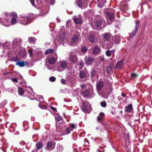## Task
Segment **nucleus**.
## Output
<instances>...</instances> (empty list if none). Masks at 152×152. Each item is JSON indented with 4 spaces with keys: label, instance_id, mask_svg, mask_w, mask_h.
Wrapping results in <instances>:
<instances>
[{
    "label": "nucleus",
    "instance_id": "obj_1",
    "mask_svg": "<svg viewBox=\"0 0 152 152\" xmlns=\"http://www.w3.org/2000/svg\"><path fill=\"white\" fill-rule=\"evenodd\" d=\"M91 26L94 29L100 30L105 27L106 24L103 18L99 15H97L95 16Z\"/></svg>",
    "mask_w": 152,
    "mask_h": 152
},
{
    "label": "nucleus",
    "instance_id": "obj_2",
    "mask_svg": "<svg viewBox=\"0 0 152 152\" xmlns=\"http://www.w3.org/2000/svg\"><path fill=\"white\" fill-rule=\"evenodd\" d=\"M81 94L85 98L87 97L90 98L92 97L94 95L92 86H90L88 89L82 91Z\"/></svg>",
    "mask_w": 152,
    "mask_h": 152
},
{
    "label": "nucleus",
    "instance_id": "obj_3",
    "mask_svg": "<svg viewBox=\"0 0 152 152\" xmlns=\"http://www.w3.org/2000/svg\"><path fill=\"white\" fill-rule=\"evenodd\" d=\"M67 62L61 60L58 62L56 66V70L58 72H62L65 69L67 66Z\"/></svg>",
    "mask_w": 152,
    "mask_h": 152
},
{
    "label": "nucleus",
    "instance_id": "obj_4",
    "mask_svg": "<svg viewBox=\"0 0 152 152\" xmlns=\"http://www.w3.org/2000/svg\"><path fill=\"white\" fill-rule=\"evenodd\" d=\"M82 108L83 111L86 113H89L91 110L90 103L87 101H83L82 102Z\"/></svg>",
    "mask_w": 152,
    "mask_h": 152
},
{
    "label": "nucleus",
    "instance_id": "obj_5",
    "mask_svg": "<svg viewBox=\"0 0 152 152\" xmlns=\"http://www.w3.org/2000/svg\"><path fill=\"white\" fill-rule=\"evenodd\" d=\"M30 17V15L29 14L26 15V18L23 15H21L20 16V19L19 20L18 19V22L22 25H26L30 23L29 21Z\"/></svg>",
    "mask_w": 152,
    "mask_h": 152
},
{
    "label": "nucleus",
    "instance_id": "obj_6",
    "mask_svg": "<svg viewBox=\"0 0 152 152\" xmlns=\"http://www.w3.org/2000/svg\"><path fill=\"white\" fill-rule=\"evenodd\" d=\"M89 0H77L76 3L78 6L82 9H84L88 5Z\"/></svg>",
    "mask_w": 152,
    "mask_h": 152
},
{
    "label": "nucleus",
    "instance_id": "obj_7",
    "mask_svg": "<svg viewBox=\"0 0 152 152\" xmlns=\"http://www.w3.org/2000/svg\"><path fill=\"white\" fill-rule=\"evenodd\" d=\"M16 22V19L15 17H12L11 20V23L8 21V20H6V21H4L1 23L2 25L5 26H7L11 24H14Z\"/></svg>",
    "mask_w": 152,
    "mask_h": 152
},
{
    "label": "nucleus",
    "instance_id": "obj_8",
    "mask_svg": "<svg viewBox=\"0 0 152 152\" xmlns=\"http://www.w3.org/2000/svg\"><path fill=\"white\" fill-rule=\"evenodd\" d=\"M139 24V21H137L136 22V25L133 31L132 32L129 37V38H132L136 34L138 31Z\"/></svg>",
    "mask_w": 152,
    "mask_h": 152
},
{
    "label": "nucleus",
    "instance_id": "obj_9",
    "mask_svg": "<svg viewBox=\"0 0 152 152\" xmlns=\"http://www.w3.org/2000/svg\"><path fill=\"white\" fill-rule=\"evenodd\" d=\"M55 143L52 141H48L46 144V149L48 151H51L54 149L55 146Z\"/></svg>",
    "mask_w": 152,
    "mask_h": 152
},
{
    "label": "nucleus",
    "instance_id": "obj_10",
    "mask_svg": "<svg viewBox=\"0 0 152 152\" xmlns=\"http://www.w3.org/2000/svg\"><path fill=\"white\" fill-rule=\"evenodd\" d=\"M73 21L77 24H80L82 22L83 18L81 15L74 16L73 17Z\"/></svg>",
    "mask_w": 152,
    "mask_h": 152
},
{
    "label": "nucleus",
    "instance_id": "obj_11",
    "mask_svg": "<svg viewBox=\"0 0 152 152\" xmlns=\"http://www.w3.org/2000/svg\"><path fill=\"white\" fill-rule=\"evenodd\" d=\"M85 59L86 64L88 65L92 64L94 61V58L90 56H86L85 58Z\"/></svg>",
    "mask_w": 152,
    "mask_h": 152
},
{
    "label": "nucleus",
    "instance_id": "obj_12",
    "mask_svg": "<svg viewBox=\"0 0 152 152\" xmlns=\"http://www.w3.org/2000/svg\"><path fill=\"white\" fill-rule=\"evenodd\" d=\"M79 35L77 34L74 35L70 43V45L71 46H73L76 45V42L78 39Z\"/></svg>",
    "mask_w": 152,
    "mask_h": 152
},
{
    "label": "nucleus",
    "instance_id": "obj_13",
    "mask_svg": "<svg viewBox=\"0 0 152 152\" xmlns=\"http://www.w3.org/2000/svg\"><path fill=\"white\" fill-rule=\"evenodd\" d=\"M69 60L74 64L76 63L78 61V58L75 54H71L69 56Z\"/></svg>",
    "mask_w": 152,
    "mask_h": 152
},
{
    "label": "nucleus",
    "instance_id": "obj_14",
    "mask_svg": "<svg viewBox=\"0 0 152 152\" xmlns=\"http://www.w3.org/2000/svg\"><path fill=\"white\" fill-rule=\"evenodd\" d=\"M101 51V49L99 47L97 46H94L93 49L92 53L95 55H97Z\"/></svg>",
    "mask_w": 152,
    "mask_h": 152
},
{
    "label": "nucleus",
    "instance_id": "obj_15",
    "mask_svg": "<svg viewBox=\"0 0 152 152\" xmlns=\"http://www.w3.org/2000/svg\"><path fill=\"white\" fill-rule=\"evenodd\" d=\"M107 15L106 16L107 20L108 22L110 20H112L114 18V16L113 13H110L109 12H106Z\"/></svg>",
    "mask_w": 152,
    "mask_h": 152
},
{
    "label": "nucleus",
    "instance_id": "obj_16",
    "mask_svg": "<svg viewBox=\"0 0 152 152\" xmlns=\"http://www.w3.org/2000/svg\"><path fill=\"white\" fill-rule=\"evenodd\" d=\"M20 40L19 39H15L13 40L12 45L15 47L20 45Z\"/></svg>",
    "mask_w": 152,
    "mask_h": 152
},
{
    "label": "nucleus",
    "instance_id": "obj_17",
    "mask_svg": "<svg viewBox=\"0 0 152 152\" xmlns=\"http://www.w3.org/2000/svg\"><path fill=\"white\" fill-rule=\"evenodd\" d=\"M88 72L87 71H82L80 74V77L82 78L83 79L86 78L88 75Z\"/></svg>",
    "mask_w": 152,
    "mask_h": 152
},
{
    "label": "nucleus",
    "instance_id": "obj_18",
    "mask_svg": "<svg viewBox=\"0 0 152 152\" xmlns=\"http://www.w3.org/2000/svg\"><path fill=\"white\" fill-rule=\"evenodd\" d=\"M124 60V59H122L120 61L118 62L116 65V68L119 69L122 68L123 67V62Z\"/></svg>",
    "mask_w": 152,
    "mask_h": 152
},
{
    "label": "nucleus",
    "instance_id": "obj_19",
    "mask_svg": "<svg viewBox=\"0 0 152 152\" xmlns=\"http://www.w3.org/2000/svg\"><path fill=\"white\" fill-rule=\"evenodd\" d=\"M132 110V106L131 104H130L127 106L125 107V111L127 113H130Z\"/></svg>",
    "mask_w": 152,
    "mask_h": 152
},
{
    "label": "nucleus",
    "instance_id": "obj_20",
    "mask_svg": "<svg viewBox=\"0 0 152 152\" xmlns=\"http://www.w3.org/2000/svg\"><path fill=\"white\" fill-rule=\"evenodd\" d=\"M56 58H55L54 57H52L49 59L48 61L49 63L51 64H53L56 61L58 58L57 55L56 54Z\"/></svg>",
    "mask_w": 152,
    "mask_h": 152
},
{
    "label": "nucleus",
    "instance_id": "obj_21",
    "mask_svg": "<svg viewBox=\"0 0 152 152\" xmlns=\"http://www.w3.org/2000/svg\"><path fill=\"white\" fill-rule=\"evenodd\" d=\"M111 37V34L109 33H105L104 34L103 38L104 40L108 41Z\"/></svg>",
    "mask_w": 152,
    "mask_h": 152
},
{
    "label": "nucleus",
    "instance_id": "obj_22",
    "mask_svg": "<svg viewBox=\"0 0 152 152\" xmlns=\"http://www.w3.org/2000/svg\"><path fill=\"white\" fill-rule=\"evenodd\" d=\"M104 85V82L103 81H101L97 83L96 85V88L98 90H101Z\"/></svg>",
    "mask_w": 152,
    "mask_h": 152
},
{
    "label": "nucleus",
    "instance_id": "obj_23",
    "mask_svg": "<svg viewBox=\"0 0 152 152\" xmlns=\"http://www.w3.org/2000/svg\"><path fill=\"white\" fill-rule=\"evenodd\" d=\"M98 6L100 7H102L106 2V0H97Z\"/></svg>",
    "mask_w": 152,
    "mask_h": 152
},
{
    "label": "nucleus",
    "instance_id": "obj_24",
    "mask_svg": "<svg viewBox=\"0 0 152 152\" xmlns=\"http://www.w3.org/2000/svg\"><path fill=\"white\" fill-rule=\"evenodd\" d=\"M105 115L103 112L100 113L99 116L97 117V120L99 122H101L102 120V119L104 117Z\"/></svg>",
    "mask_w": 152,
    "mask_h": 152
},
{
    "label": "nucleus",
    "instance_id": "obj_25",
    "mask_svg": "<svg viewBox=\"0 0 152 152\" xmlns=\"http://www.w3.org/2000/svg\"><path fill=\"white\" fill-rule=\"evenodd\" d=\"M113 40L115 41V43L118 44L120 42V37L119 35L115 36L113 38Z\"/></svg>",
    "mask_w": 152,
    "mask_h": 152
},
{
    "label": "nucleus",
    "instance_id": "obj_26",
    "mask_svg": "<svg viewBox=\"0 0 152 152\" xmlns=\"http://www.w3.org/2000/svg\"><path fill=\"white\" fill-rule=\"evenodd\" d=\"M79 62V63L77 64L76 67L77 69H80L83 66L84 63L81 61H80Z\"/></svg>",
    "mask_w": 152,
    "mask_h": 152
},
{
    "label": "nucleus",
    "instance_id": "obj_27",
    "mask_svg": "<svg viewBox=\"0 0 152 152\" xmlns=\"http://www.w3.org/2000/svg\"><path fill=\"white\" fill-rule=\"evenodd\" d=\"M65 34H63V37H62V36L61 37H59V38L58 39V42L59 44H62L63 42L64 39H65Z\"/></svg>",
    "mask_w": 152,
    "mask_h": 152
},
{
    "label": "nucleus",
    "instance_id": "obj_28",
    "mask_svg": "<svg viewBox=\"0 0 152 152\" xmlns=\"http://www.w3.org/2000/svg\"><path fill=\"white\" fill-rule=\"evenodd\" d=\"M16 65H18L19 66L23 67L25 65V64L24 61H17V62L16 63Z\"/></svg>",
    "mask_w": 152,
    "mask_h": 152
},
{
    "label": "nucleus",
    "instance_id": "obj_29",
    "mask_svg": "<svg viewBox=\"0 0 152 152\" xmlns=\"http://www.w3.org/2000/svg\"><path fill=\"white\" fill-rule=\"evenodd\" d=\"M88 39L89 41L92 43H94L95 42V37L93 35H90L88 37Z\"/></svg>",
    "mask_w": 152,
    "mask_h": 152
},
{
    "label": "nucleus",
    "instance_id": "obj_30",
    "mask_svg": "<svg viewBox=\"0 0 152 152\" xmlns=\"http://www.w3.org/2000/svg\"><path fill=\"white\" fill-rule=\"evenodd\" d=\"M113 67V64H110L107 67V72L108 73H109Z\"/></svg>",
    "mask_w": 152,
    "mask_h": 152
},
{
    "label": "nucleus",
    "instance_id": "obj_31",
    "mask_svg": "<svg viewBox=\"0 0 152 152\" xmlns=\"http://www.w3.org/2000/svg\"><path fill=\"white\" fill-rule=\"evenodd\" d=\"M36 146L38 149H39L42 147V143L41 141H39L36 144Z\"/></svg>",
    "mask_w": 152,
    "mask_h": 152
},
{
    "label": "nucleus",
    "instance_id": "obj_32",
    "mask_svg": "<svg viewBox=\"0 0 152 152\" xmlns=\"http://www.w3.org/2000/svg\"><path fill=\"white\" fill-rule=\"evenodd\" d=\"M54 50L53 49H49L48 50H47L45 52V55H47L49 53H52L53 52Z\"/></svg>",
    "mask_w": 152,
    "mask_h": 152
},
{
    "label": "nucleus",
    "instance_id": "obj_33",
    "mask_svg": "<svg viewBox=\"0 0 152 152\" xmlns=\"http://www.w3.org/2000/svg\"><path fill=\"white\" fill-rule=\"evenodd\" d=\"M18 92L20 95H21L23 94L24 90L22 88L20 87L19 88H18Z\"/></svg>",
    "mask_w": 152,
    "mask_h": 152
},
{
    "label": "nucleus",
    "instance_id": "obj_34",
    "mask_svg": "<svg viewBox=\"0 0 152 152\" xmlns=\"http://www.w3.org/2000/svg\"><path fill=\"white\" fill-rule=\"evenodd\" d=\"M19 53L22 57H24L26 55V53L24 50H22L21 52H19Z\"/></svg>",
    "mask_w": 152,
    "mask_h": 152
},
{
    "label": "nucleus",
    "instance_id": "obj_35",
    "mask_svg": "<svg viewBox=\"0 0 152 152\" xmlns=\"http://www.w3.org/2000/svg\"><path fill=\"white\" fill-rule=\"evenodd\" d=\"M36 39L34 37H29L28 39V41L31 43H34L35 42Z\"/></svg>",
    "mask_w": 152,
    "mask_h": 152
},
{
    "label": "nucleus",
    "instance_id": "obj_36",
    "mask_svg": "<svg viewBox=\"0 0 152 152\" xmlns=\"http://www.w3.org/2000/svg\"><path fill=\"white\" fill-rule=\"evenodd\" d=\"M128 9V7L126 5H125L122 8L121 11L124 12H125Z\"/></svg>",
    "mask_w": 152,
    "mask_h": 152
},
{
    "label": "nucleus",
    "instance_id": "obj_37",
    "mask_svg": "<svg viewBox=\"0 0 152 152\" xmlns=\"http://www.w3.org/2000/svg\"><path fill=\"white\" fill-rule=\"evenodd\" d=\"M88 50V49L85 46H82L81 51L83 53H85Z\"/></svg>",
    "mask_w": 152,
    "mask_h": 152
},
{
    "label": "nucleus",
    "instance_id": "obj_38",
    "mask_svg": "<svg viewBox=\"0 0 152 152\" xmlns=\"http://www.w3.org/2000/svg\"><path fill=\"white\" fill-rule=\"evenodd\" d=\"M72 129L69 127H68L66 130V134H69L71 131H72Z\"/></svg>",
    "mask_w": 152,
    "mask_h": 152
},
{
    "label": "nucleus",
    "instance_id": "obj_39",
    "mask_svg": "<svg viewBox=\"0 0 152 152\" xmlns=\"http://www.w3.org/2000/svg\"><path fill=\"white\" fill-rule=\"evenodd\" d=\"M101 106L103 107H105L106 106V103L105 101H103L101 102Z\"/></svg>",
    "mask_w": 152,
    "mask_h": 152
},
{
    "label": "nucleus",
    "instance_id": "obj_40",
    "mask_svg": "<svg viewBox=\"0 0 152 152\" xmlns=\"http://www.w3.org/2000/svg\"><path fill=\"white\" fill-rule=\"evenodd\" d=\"M62 117L60 115L57 116L56 118V121H61L62 120Z\"/></svg>",
    "mask_w": 152,
    "mask_h": 152
},
{
    "label": "nucleus",
    "instance_id": "obj_41",
    "mask_svg": "<svg viewBox=\"0 0 152 152\" xmlns=\"http://www.w3.org/2000/svg\"><path fill=\"white\" fill-rule=\"evenodd\" d=\"M106 54L107 56L108 57H110L111 55V52L110 51L108 50L106 52Z\"/></svg>",
    "mask_w": 152,
    "mask_h": 152
},
{
    "label": "nucleus",
    "instance_id": "obj_42",
    "mask_svg": "<svg viewBox=\"0 0 152 152\" xmlns=\"http://www.w3.org/2000/svg\"><path fill=\"white\" fill-rule=\"evenodd\" d=\"M56 78L53 76L51 77H50L49 78V80H50L52 82H53L55 81L56 80Z\"/></svg>",
    "mask_w": 152,
    "mask_h": 152
},
{
    "label": "nucleus",
    "instance_id": "obj_43",
    "mask_svg": "<svg viewBox=\"0 0 152 152\" xmlns=\"http://www.w3.org/2000/svg\"><path fill=\"white\" fill-rule=\"evenodd\" d=\"M61 83L63 85L66 84V81L65 79H62L61 80Z\"/></svg>",
    "mask_w": 152,
    "mask_h": 152
},
{
    "label": "nucleus",
    "instance_id": "obj_44",
    "mask_svg": "<svg viewBox=\"0 0 152 152\" xmlns=\"http://www.w3.org/2000/svg\"><path fill=\"white\" fill-rule=\"evenodd\" d=\"M76 127L75 125V124H70L69 125V126L71 129H74Z\"/></svg>",
    "mask_w": 152,
    "mask_h": 152
},
{
    "label": "nucleus",
    "instance_id": "obj_45",
    "mask_svg": "<svg viewBox=\"0 0 152 152\" xmlns=\"http://www.w3.org/2000/svg\"><path fill=\"white\" fill-rule=\"evenodd\" d=\"M131 75L132 77H135L137 76V75L134 73H132Z\"/></svg>",
    "mask_w": 152,
    "mask_h": 152
},
{
    "label": "nucleus",
    "instance_id": "obj_46",
    "mask_svg": "<svg viewBox=\"0 0 152 152\" xmlns=\"http://www.w3.org/2000/svg\"><path fill=\"white\" fill-rule=\"evenodd\" d=\"M71 23L70 20H68L66 23V27L68 28L69 27V25H70Z\"/></svg>",
    "mask_w": 152,
    "mask_h": 152
},
{
    "label": "nucleus",
    "instance_id": "obj_47",
    "mask_svg": "<svg viewBox=\"0 0 152 152\" xmlns=\"http://www.w3.org/2000/svg\"><path fill=\"white\" fill-rule=\"evenodd\" d=\"M39 106L41 109H45L46 107V106L43 105H41L40 104L39 105Z\"/></svg>",
    "mask_w": 152,
    "mask_h": 152
},
{
    "label": "nucleus",
    "instance_id": "obj_48",
    "mask_svg": "<svg viewBox=\"0 0 152 152\" xmlns=\"http://www.w3.org/2000/svg\"><path fill=\"white\" fill-rule=\"evenodd\" d=\"M11 80L13 82H18L17 79L14 77H12L11 79Z\"/></svg>",
    "mask_w": 152,
    "mask_h": 152
},
{
    "label": "nucleus",
    "instance_id": "obj_49",
    "mask_svg": "<svg viewBox=\"0 0 152 152\" xmlns=\"http://www.w3.org/2000/svg\"><path fill=\"white\" fill-rule=\"evenodd\" d=\"M28 52L29 54V56L30 57H31L33 55L32 50L31 49L29 50Z\"/></svg>",
    "mask_w": 152,
    "mask_h": 152
},
{
    "label": "nucleus",
    "instance_id": "obj_50",
    "mask_svg": "<svg viewBox=\"0 0 152 152\" xmlns=\"http://www.w3.org/2000/svg\"><path fill=\"white\" fill-rule=\"evenodd\" d=\"M32 5L34 7H35L34 4V0H29Z\"/></svg>",
    "mask_w": 152,
    "mask_h": 152
},
{
    "label": "nucleus",
    "instance_id": "obj_51",
    "mask_svg": "<svg viewBox=\"0 0 152 152\" xmlns=\"http://www.w3.org/2000/svg\"><path fill=\"white\" fill-rule=\"evenodd\" d=\"M81 87L82 88H84L86 87V86L85 84H82L80 85Z\"/></svg>",
    "mask_w": 152,
    "mask_h": 152
},
{
    "label": "nucleus",
    "instance_id": "obj_52",
    "mask_svg": "<svg viewBox=\"0 0 152 152\" xmlns=\"http://www.w3.org/2000/svg\"><path fill=\"white\" fill-rule=\"evenodd\" d=\"M95 71L94 70H92V72H91V74H92V76L93 77H94V74H95Z\"/></svg>",
    "mask_w": 152,
    "mask_h": 152
},
{
    "label": "nucleus",
    "instance_id": "obj_53",
    "mask_svg": "<svg viewBox=\"0 0 152 152\" xmlns=\"http://www.w3.org/2000/svg\"><path fill=\"white\" fill-rule=\"evenodd\" d=\"M51 108L55 111H56V108L53 106H51Z\"/></svg>",
    "mask_w": 152,
    "mask_h": 152
},
{
    "label": "nucleus",
    "instance_id": "obj_54",
    "mask_svg": "<svg viewBox=\"0 0 152 152\" xmlns=\"http://www.w3.org/2000/svg\"><path fill=\"white\" fill-rule=\"evenodd\" d=\"M11 15L12 16H16L17 15L16 13L15 12V13H12Z\"/></svg>",
    "mask_w": 152,
    "mask_h": 152
},
{
    "label": "nucleus",
    "instance_id": "obj_55",
    "mask_svg": "<svg viewBox=\"0 0 152 152\" xmlns=\"http://www.w3.org/2000/svg\"><path fill=\"white\" fill-rule=\"evenodd\" d=\"M17 59V57H14L12 58V60L13 61H16Z\"/></svg>",
    "mask_w": 152,
    "mask_h": 152
},
{
    "label": "nucleus",
    "instance_id": "obj_56",
    "mask_svg": "<svg viewBox=\"0 0 152 152\" xmlns=\"http://www.w3.org/2000/svg\"><path fill=\"white\" fill-rule=\"evenodd\" d=\"M47 68L48 69H49V70H52L53 69V68L52 67H49L48 66H47Z\"/></svg>",
    "mask_w": 152,
    "mask_h": 152
},
{
    "label": "nucleus",
    "instance_id": "obj_57",
    "mask_svg": "<svg viewBox=\"0 0 152 152\" xmlns=\"http://www.w3.org/2000/svg\"><path fill=\"white\" fill-rule=\"evenodd\" d=\"M121 96L123 97H125L126 96V94L125 93H123L121 94Z\"/></svg>",
    "mask_w": 152,
    "mask_h": 152
},
{
    "label": "nucleus",
    "instance_id": "obj_58",
    "mask_svg": "<svg viewBox=\"0 0 152 152\" xmlns=\"http://www.w3.org/2000/svg\"><path fill=\"white\" fill-rule=\"evenodd\" d=\"M18 78L19 79L21 80L22 78V77L20 75H19Z\"/></svg>",
    "mask_w": 152,
    "mask_h": 152
},
{
    "label": "nucleus",
    "instance_id": "obj_59",
    "mask_svg": "<svg viewBox=\"0 0 152 152\" xmlns=\"http://www.w3.org/2000/svg\"><path fill=\"white\" fill-rule=\"evenodd\" d=\"M111 51V52H112L113 53H114L115 52V50H112Z\"/></svg>",
    "mask_w": 152,
    "mask_h": 152
},
{
    "label": "nucleus",
    "instance_id": "obj_60",
    "mask_svg": "<svg viewBox=\"0 0 152 152\" xmlns=\"http://www.w3.org/2000/svg\"><path fill=\"white\" fill-rule=\"evenodd\" d=\"M61 148H59L57 150V151H59L61 150Z\"/></svg>",
    "mask_w": 152,
    "mask_h": 152
},
{
    "label": "nucleus",
    "instance_id": "obj_61",
    "mask_svg": "<svg viewBox=\"0 0 152 152\" xmlns=\"http://www.w3.org/2000/svg\"><path fill=\"white\" fill-rule=\"evenodd\" d=\"M113 42L111 43V44L110 45V46L111 47V46H112L113 45Z\"/></svg>",
    "mask_w": 152,
    "mask_h": 152
},
{
    "label": "nucleus",
    "instance_id": "obj_62",
    "mask_svg": "<svg viewBox=\"0 0 152 152\" xmlns=\"http://www.w3.org/2000/svg\"><path fill=\"white\" fill-rule=\"evenodd\" d=\"M40 99H43V97L42 96H41L40 97Z\"/></svg>",
    "mask_w": 152,
    "mask_h": 152
},
{
    "label": "nucleus",
    "instance_id": "obj_63",
    "mask_svg": "<svg viewBox=\"0 0 152 152\" xmlns=\"http://www.w3.org/2000/svg\"><path fill=\"white\" fill-rule=\"evenodd\" d=\"M123 113V111H122V110H121V111H120V113Z\"/></svg>",
    "mask_w": 152,
    "mask_h": 152
},
{
    "label": "nucleus",
    "instance_id": "obj_64",
    "mask_svg": "<svg viewBox=\"0 0 152 152\" xmlns=\"http://www.w3.org/2000/svg\"><path fill=\"white\" fill-rule=\"evenodd\" d=\"M99 129V127H97L96 128V129L97 130H98V129Z\"/></svg>",
    "mask_w": 152,
    "mask_h": 152
}]
</instances>
